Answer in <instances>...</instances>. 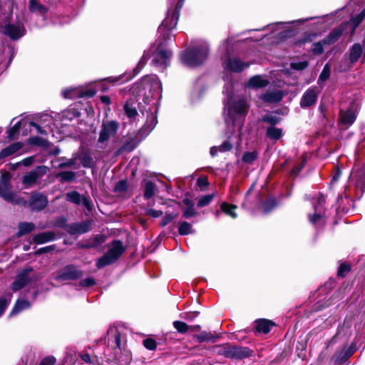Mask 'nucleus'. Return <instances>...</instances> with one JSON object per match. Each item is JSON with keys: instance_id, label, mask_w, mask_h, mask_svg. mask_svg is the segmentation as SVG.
Wrapping results in <instances>:
<instances>
[{"instance_id": "1", "label": "nucleus", "mask_w": 365, "mask_h": 365, "mask_svg": "<svg viewBox=\"0 0 365 365\" xmlns=\"http://www.w3.org/2000/svg\"><path fill=\"white\" fill-rule=\"evenodd\" d=\"M208 55L207 45H200L185 51L180 56L182 63L190 67H195L202 63Z\"/></svg>"}, {"instance_id": "2", "label": "nucleus", "mask_w": 365, "mask_h": 365, "mask_svg": "<svg viewBox=\"0 0 365 365\" xmlns=\"http://www.w3.org/2000/svg\"><path fill=\"white\" fill-rule=\"evenodd\" d=\"M183 5V1L179 0L174 9L168 10V16L158 27V32L163 38L171 39L173 37L171 31L176 27L180 16V11Z\"/></svg>"}, {"instance_id": "3", "label": "nucleus", "mask_w": 365, "mask_h": 365, "mask_svg": "<svg viewBox=\"0 0 365 365\" xmlns=\"http://www.w3.org/2000/svg\"><path fill=\"white\" fill-rule=\"evenodd\" d=\"M214 351L220 356L231 359H242L251 356V351L247 347L233 345L229 343L216 345Z\"/></svg>"}, {"instance_id": "4", "label": "nucleus", "mask_w": 365, "mask_h": 365, "mask_svg": "<svg viewBox=\"0 0 365 365\" xmlns=\"http://www.w3.org/2000/svg\"><path fill=\"white\" fill-rule=\"evenodd\" d=\"M125 251V247L120 240H113L107 252L96 262L98 268H102L115 262Z\"/></svg>"}, {"instance_id": "5", "label": "nucleus", "mask_w": 365, "mask_h": 365, "mask_svg": "<svg viewBox=\"0 0 365 365\" xmlns=\"http://www.w3.org/2000/svg\"><path fill=\"white\" fill-rule=\"evenodd\" d=\"M84 272L74 264H66L53 274V279L58 282L76 281L81 279Z\"/></svg>"}, {"instance_id": "6", "label": "nucleus", "mask_w": 365, "mask_h": 365, "mask_svg": "<svg viewBox=\"0 0 365 365\" xmlns=\"http://www.w3.org/2000/svg\"><path fill=\"white\" fill-rule=\"evenodd\" d=\"M33 272H34V269L30 266L19 272L11 284V290L16 292L24 288L31 282L37 281L39 277L36 274L31 275Z\"/></svg>"}, {"instance_id": "7", "label": "nucleus", "mask_w": 365, "mask_h": 365, "mask_svg": "<svg viewBox=\"0 0 365 365\" xmlns=\"http://www.w3.org/2000/svg\"><path fill=\"white\" fill-rule=\"evenodd\" d=\"M159 36L158 38V47L156 51L153 53V62L156 66L165 67L168 66L170 59L172 56V51L169 50H165L163 46L166 41H170L167 38H163V36H160V34L158 32ZM175 36L171 38L173 39Z\"/></svg>"}, {"instance_id": "8", "label": "nucleus", "mask_w": 365, "mask_h": 365, "mask_svg": "<svg viewBox=\"0 0 365 365\" xmlns=\"http://www.w3.org/2000/svg\"><path fill=\"white\" fill-rule=\"evenodd\" d=\"M49 170L46 165H38L29 173H26L22 178V184L24 188L31 187L38 179L41 178Z\"/></svg>"}, {"instance_id": "9", "label": "nucleus", "mask_w": 365, "mask_h": 365, "mask_svg": "<svg viewBox=\"0 0 365 365\" xmlns=\"http://www.w3.org/2000/svg\"><path fill=\"white\" fill-rule=\"evenodd\" d=\"M11 179L9 172L4 173L0 177V197L9 202H13L15 199V194L11 190Z\"/></svg>"}, {"instance_id": "10", "label": "nucleus", "mask_w": 365, "mask_h": 365, "mask_svg": "<svg viewBox=\"0 0 365 365\" xmlns=\"http://www.w3.org/2000/svg\"><path fill=\"white\" fill-rule=\"evenodd\" d=\"M48 204L47 197L38 192H33L29 198V206L32 210L41 211Z\"/></svg>"}, {"instance_id": "11", "label": "nucleus", "mask_w": 365, "mask_h": 365, "mask_svg": "<svg viewBox=\"0 0 365 365\" xmlns=\"http://www.w3.org/2000/svg\"><path fill=\"white\" fill-rule=\"evenodd\" d=\"M64 98L76 99L91 97V88L83 89L81 87L66 88L62 92Z\"/></svg>"}, {"instance_id": "12", "label": "nucleus", "mask_w": 365, "mask_h": 365, "mask_svg": "<svg viewBox=\"0 0 365 365\" xmlns=\"http://www.w3.org/2000/svg\"><path fill=\"white\" fill-rule=\"evenodd\" d=\"M26 34V29L23 25H15L7 24L4 26V34L9 36L13 41H17L24 36Z\"/></svg>"}, {"instance_id": "13", "label": "nucleus", "mask_w": 365, "mask_h": 365, "mask_svg": "<svg viewBox=\"0 0 365 365\" xmlns=\"http://www.w3.org/2000/svg\"><path fill=\"white\" fill-rule=\"evenodd\" d=\"M318 97V91L316 87H312L307 89L303 94L300 106L303 108L310 107L315 104Z\"/></svg>"}, {"instance_id": "14", "label": "nucleus", "mask_w": 365, "mask_h": 365, "mask_svg": "<svg viewBox=\"0 0 365 365\" xmlns=\"http://www.w3.org/2000/svg\"><path fill=\"white\" fill-rule=\"evenodd\" d=\"M355 346L351 345L349 347L344 346L341 350H338L333 355L331 359L336 364L344 363L355 351Z\"/></svg>"}, {"instance_id": "15", "label": "nucleus", "mask_w": 365, "mask_h": 365, "mask_svg": "<svg viewBox=\"0 0 365 365\" xmlns=\"http://www.w3.org/2000/svg\"><path fill=\"white\" fill-rule=\"evenodd\" d=\"M117 129L118 124L114 121L103 124L98 141L100 143H104L108 140L110 136L116 133Z\"/></svg>"}, {"instance_id": "16", "label": "nucleus", "mask_w": 365, "mask_h": 365, "mask_svg": "<svg viewBox=\"0 0 365 365\" xmlns=\"http://www.w3.org/2000/svg\"><path fill=\"white\" fill-rule=\"evenodd\" d=\"M105 340L111 348L120 349V334L116 327H110L106 333Z\"/></svg>"}, {"instance_id": "17", "label": "nucleus", "mask_w": 365, "mask_h": 365, "mask_svg": "<svg viewBox=\"0 0 365 365\" xmlns=\"http://www.w3.org/2000/svg\"><path fill=\"white\" fill-rule=\"evenodd\" d=\"M91 221H82L69 224L67 232L71 235H82L89 231Z\"/></svg>"}, {"instance_id": "18", "label": "nucleus", "mask_w": 365, "mask_h": 365, "mask_svg": "<svg viewBox=\"0 0 365 365\" xmlns=\"http://www.w3.org/2000/svg\"><path fill=\"white\" fill-rule=\"evenodd\" d=\"M57 239L53 231H46L36 234L32 237V242L36 245H42Z\"/></svg>"}, {"instance_id": "19", "label": "nucleus", "mask_w": 365, "mask_h": 365, "mask_svg": "<svg viewBox=\"0 0 365 365\" xmlns=\"http://www.w3.org/2000/svg\"><path fill=\"white\" fill-rule=\"evenodd\" d=\"M249 63H245L239 58H228L225 63V69L232 72L239 73L249 66Z\"/></svg>"}, {"instance_id": "20", "label": "nucleus", "mask_w": 365, "mask_h": 365, "mask_svg": "<svg viewBox=\"0 0 365 365\" xmlns=\"http://www.w3.org/2000/svg\"><path fill=\"white\" fill-rule=\"evenodd\" d=\"M137 100L132 97L127 100L124 104L123 109L126 115L130 119H135L138 115L136 109Z\"/></svg>"}, {"instance_id": "21", "label": "nucleus", "mask_w": 365, "mask_h": 365, "mask_svg": "<svg viewBox=\"0 0 365 365\" xmlns=\"http://www.w3.org/2000/svg\"><path fill=\"white\" fill-rule=\"evenodd\" d=\"M24 144L21 142L11 143L0 151V160L11 156L22 148Z\"/></svg>"}, {"instance_id": "22", "label": "nucleus", "mask_w": 365, "mask_h": 365, "mask_svg": "<svg viewBox=\"0 0 365 365\" xmlns=\"http://www.w3.org/2000/svg\"><path fill=\"white\" fill-rule=\"evenodd\" d=\"M269 84V81L261 76H255L249 80L248 87L252 88H265Z\"/></svg>"}, {"instance_id": "23", "label": "nucleus", "mask_w": 365, "mask_h": 365, "mask_svg": "<svg viewBox=\"0 0 365 365\" xmlns=\"http://www.w3.org/2000/svg\"><path fill=\"white\" fill-rule=\"evenodd\" d=\"M35 230V224L34 222H20L18 224V232L16 234V237H21L24 235L32 232Z\"/></svg>"}, {"instance_id": "24", "label": "nucleus", "mask_w": 365, "mask_h": 365, "mask_svg": "<svg viewBox=\"0 0 365 365\" xmlns=\"http://www.w3.org/2000/svg\"><path fill=\"white\" fill-rule=\"evenodd\" d=\"M283 98V93L281 91L267 92L261 96V99L269 103H275L279 102Z\"/></svg>"}, {"instance_id": "25", "label": "nucleus", "mask_w": 365, "mask_h": 365, "mask_svg": "<svg viewBox=\"0 0 365 365\" xmlns=\"http://www.w3.org/2000/svg\"><path fill=\"white\" fill-rule=\"evenodd\" d=\"M356 114L355 113L349 109L346 111H340V120L341 123L346 125V128L350 126L356 120Z\"/></svg>"}, {"instance_id": "26", "label": "nucleus", "mask_w": 365, "mask_h": 365, "mask_svg": "<svg viewBox=\"0 0 365 365\" xmlns=\"http://www.w3.org/2000/svg\"><path fill=\"white\" fill-rule=\"evenodd\" d=\"M274 326V323L267 319H258L256 321V330L258 332L267 334L270 331L272 327Z\"/></svg>"}, {"instance_id": "27", "label": "nucleus", "mask_w": 365, "mask_h": 365, "mask_svg": "<svg viewBox=\"0 0 365 365\" xmlns=\"http://www.w3.org/2000/svg\"><path fill=\"white\" fill-rule=\"evenodd\" d=\"M31 307L30 302L25 299H18L10 313V315H16L24 309Z\"/></svg>"}, {"instance_id": "28", "label": "nucleus", "mask_w": 365, "mask_h": 365, "mask_svg": "<svg viewBox=\"0 0 365 365\" xmlns=\"http://www.w3.org/2000/svg\"><path fill=\"white\" fill-rule=\"evenodd\" d=\"M362 47L359 43H354L350 48L349 61L351 63H355L361 57Z\"/></svg>"}, {"instance_id": "29", "label": "nucleus", "mask_w": 365, "mask_h": 365, "mask_svg": "<svg viewBox=\"0 0 365 365\" xmlns=\"http://www.w3.org/2000/svg\"><path fill=\"white\" fill-rule=\"evenodd\" d=\"M56 178L60 182H71L76 180V173L73 171H61L56 175Z\"/></svg>"}, {"instance_id": "30", "label": "nucleus", "mask_w": 365, "mask_h": 365, "mask_svg": "<svg viewBox=\"0 0 365 365\" xmlns=\"http://www.w3.org/2000/svg\"><path fill=\"white\" fill-rule=\"evenodd\" d=\"M342 31L341 30H334L329 34L324 39L322 40L324 46H329L334 43L341 36Z\"/></svg>"}, {"instance_id": "31", "label": "nucleus", "mask_w": 365, "mask_h": 365, "mask_svg": "<svg viewBox=\"0 0 365 365\" xmlns=\"http://www.w3.org/2000/svg\"><path fill=\"white\" fill-rule=\"evenodd\" d=\"M266 135L271 140H278L282 136V129L270 126L267 128Z\"/></svg>"}, {"instance_id": "32", "label": "nucleus", "mask_w": 365, "mask_h": 365, "mask_svg": "<svg viewBox=\"0 0 365 365\" xmlns=\"http://www.w3.org/2000/svg\"><path fill=\"white\" fill-rule=\"evenodd\" d=\"M81 115L79 110L76 108H69L68 109L62 112L61 120H72L75 118Z\"/></svg>"}, {"instance_id": "33", "label": "nucleus", "mask_w": 365, "mask_h": 365, "mask_svg": "<svg viewBox=\"0 0 365 365\" xmlns=\"http://www.w3.org/2000/svg\"><path fill=\"white\" fill-rule=\"evenodd\" d=\"M21 125V121L19 120L7 130V138L9 139V140H14L18 138Z\"/></svg>"}, {"instance_id": "34", "label": "nucleus", "mask_w": 365, "mask_h": 365, "mask_svg": "<svg viewBox=\"0 0 365 365\" xmlns=\"http://www.w3.org/2000/svg\"><path fill=\"white\" fill-rule=\"evenodd\" d=\"M231 108L237 113H245L247 110L246 101L244 98H240L232 105Z\"/></svg>"}, {"instance_id": "35", "label": "nucleus", "mask_w": 365, "mask_h": 365, "mask_svg": "<svg viewBox=\"0 0 365 365\" xmlns=\"http://www.w3.org/2000/svg\"><path fill=\"white\" fill-rule=\"evenodd\" d=\"M194 338L197 339L198 342L204 341H212L215 342L217 339L213 334L210 332L202 331L198 334H195Z\"/></svg>"}, {"instance_id": "36", "label": "nucleus", "mask_w": 365, "mask_h": 365, "mask_svg": "<svg viewBox=\"0 0 365 365\" xmlns=\"http://www.w3.org/2000/svg\"><path fill=\"white\" fill-rule=\"evenodd\" d=\"M76 158L85 168H91V156L89 152H81L76 155Z\"/></svg>"}, {"instance_id": "37", "label": "nucleus", "mask_w": 365, "mask_h": 365, "mask_svg": "<svg viewBox=\"0 0 365 365\" xmlns=\"http://www.w3.org/2000/svg\"><path fill=\"white\" fill-rule=\"evenodd\" d=\"M365 18V8L356 16L350 19V24L353 27L352 32L354 33L356 27L362 22Z\"/></svg>"}, {"instance_id": "38", "label": "nucleus", "mask_w": 365, "mask_h": 365, "mask_svg": "<svg viewBox=\"0 0 365 365\" xmlns=\"http://www.w3.org/2000/svg\"><path fill=\"white\" fill-rule=\"evenodd\" d=\"M236 208H237V206L233 205H230L227 202H223L221 205L222 210L227 215L231 216L232 218H236L237 216L235 212Z\"/></svg>"}, {"instance_id": "39", "label": "nucleus", "mask_w": 365, "mask_h": 365, "mask_svg": "<svg viewBox=\"0 0 365 365\" xmlns=\"http://www.w3.org/2000/svg\"><path fill=\"white\" fill-rule=\"evenodd\" d=\"M155 192V185L152 181H148L145 183L144 190V197L145 199L151 198Z\"/></svg>"}, {"instance_id": "40", "label": "nucleus", "mask_w": 365, "mask_h": 365, "mask_svg": "<svg viewBox=\"0 0 365 365\" xmlns=\"http://www.w3.org/2000/svg\"><path fill=\"white\" fill-rule=\"evenodd\" d=\"M66 200L76 205L81 203V195L77 191H71L66 193Z\"/></svg>"}, {"instance_id": "41", "label": "nucleus", "mask_w": 365, "mask_h": 365, "mask_svg": "<svg viewBox=\"0 0 365 365\" xmlns=\"http://www.w3.org/2000/svg\"><path fill=\"white\" fill-rule=\"evenodd\" d=\"M331 73V66L329 63H327L322 73H320L319 78H318V84H320L321 82H324L327 81L329 78Z\"/></svg>"}, {"instance_id": "42", "label": "nucleus", "mask_w": 365, "mask_h": 365, "mask_svg": "<svg viewBox=\"0 0 365 365\" xmlns=\"http://www.w3.org/2000/svg\"><path fill=\"white\" fill-rule=\"evenodd\" d=\"M173 326L176 330L181 333L185 334L190 329V326L187 325L185 322L181 321H175L173 322Z\"/></svg>"}, {"instance_id": "43", "label": "nucleus", "mask_w": 365, "mask_h": 365, "mask_svg": "<svg viewBox=\"0 0 365 365\" xmlns=\"http://www.w3.org/2000/svg\"><path fill=\"white\" fill-rule=\"evenodd\" d=\"M257 158V153L255 151L246 152L244 153L242 160L247 164L252 163Z\"/></svg>"}, {"instance_id": "44", "label": "nucleus", "mask_w": 365, "mask_h": 365, "mask_svg": "<svg viewBox=\"0 0 365 365\" xmlns=\"http://www.w3.org/2000/svg\"><path fill=\"white\" fill-rule=\"evenodd\" d=\"M214 197L213 194L206 195L204 196H202L198 199L197 201V207H202L205 206H207L210 203V202L212 200Z\"/></svg>"}, {"instance_id": "45", "label": "nucleus", "mask_w": 365, "mask_h": 365, "mask_svg": "<svg viewBox=\"0 0 365 365\" xmlns=\"http://www.w3.org/2000/svg\"><path fill=\"white\" fill-rule=\"evenodd\" d=\"M54 226L60 228H63L66 232L68 231V227H69V224L67 223V219L61 216L59 217H57L54 222Z\"/></svg>"}, {"instance_id": "46", "label": "nucleus", "mask_w": 365, "mask_h": 365, "mask_svg": "<svg viewBox=\"0 0 365 365\" xmlns=\"http://www.w3.org/2000/svg\"><path fill=\"white\" fill-rule=\"evenodd\" d=\"M178 232L181 235H187L191 233V225L187 222H182L180 224Z\"/></svg>"}, {"instance_id": "47", "label": "nucleus", "mask_w": 365, "mask_h": 365, "mask_svg": "<svg viewBox=\"0 0 365 365\" xmlns=\"http://www.w3.org/2000/svg\"><path fill=\"white\" fill-rule=\"evenodd\" d=\"M56 249V245H49V246H46V247H41V248L38 249L37 250H36L33 253V255L34 256H39L41 255H43V254H45V253H48V252H51L52 251H54Z\"/></svg>"}, {"instance_id": "48", "label": "nucleus", "mask_w": 365, "mask_h": 365, "mask_svg": "<svg viewBox=\"0 0 365 365\" xmlns=\"http://www.w3.org/2000/svg\"><path fill=\"white\" fill-rule=\"evenodd\" d=\"M324 44L322 41H319L312 44L311 51L314 55H321L324 52Z\"/></svg>"}, {"instance_id": "49", "label": "nucleus", "mask_w": 365, "mask_h": 365, "mask_svg": "<svg viewBox=\"0 0 365 365\" xmlns=\"http://www.w3.org/2000/svg\"><path fill=\"white\" fill-rule=\"evenodd\" d=\"M157 123V119L156 117L153 114L150 113L147 118V121L145 123V126L146 127V129H148L149 130H152L154 127L155 126Z\"/></svg>"}, {"instance_id": "50", "label": "nucleus", "mask_w": 365, "mask_h": 365, "mask_svg": "<svg viewBox=\"0 0 365 365\" xmlns=\"http://www.w3.org/2000/svg\"><path fill=\"white\" fill-rule=\"evenodd\" d=\"M124 78H125L124 75H120V76H118L116 77H108V78H106L105 81H107L109 83H111L112 84L115 85V84H119L123 82L128 81L129 80V78H125V79H124Z\"/></svg>"}, {"instance_id": "51", "label": "nucleus", "mask_w": 365, "mask_h": 365, "mask_svg": "<svg viewBox=\"0 0 365 365\" xmlns=\"http://www.w3.org/2000/svg\"><path fill=\"white\" fill-rule=\"evenodd\" d=\"M262 120L272 125V126L277 124L280 121V118L277 115H266Z\"/></svg>"}, {"instance_id": "52", "label": "nucleus", "mask_w": 365, "mask_h": 365, "mask_svg": "<svg viewBox=\"0 0 365 365\" xmlns=\"http://www.w3.org/2000/svg\"><path fill=\"white\" fill-rule=\"evenodd\" d=\"M351 269L349 264L346 263H341L338 269V276L340 277H344Z\"/></svg>"}, {"instance_id": "53", "label": "nucleus", "mask_w": 365, "mask_h": 365, "mask_svg": "<svg viewBox=\"0 0 365 365\" xmlns=\"http://www.w3.org/2000/svg\"><path fill=\"white\" fill-rule=\"evenodd\" d=\"M308 65H309V63L307 61H299V62H292V63H291V68H293L294 70L302 71V70L305 69L306 68H307Z\"/></svg>"}, {"instance_id": "54", "label": "nucleus", "mask_w": 365, "mask_h": 365, "mask_svg": "<svg viewBox=\"0 0 365 365\" xmlns=\"http://www.w3.org/2000/svg\"><path fill=\"white\" fill-rule=\"evenodd\" d=\"M127 182L125 180L119 181L115 186L114 191L115 192H123L127 190Z\"/></svg>"}, {"instance_id": "55", "label": "nucleus", "mask_w": 365, "mask_h": 365, "mask_svg": "<svg viewBox=\"0 0 365 365\" xmlns=\"http://www.w3.org/2000/svg\"><path fill=\"white\" fill-rule=\"evenodd\" d=\"M144 346L149 350H155L157 346L156 341L150 338H148L143 340Z\"/></svg>"}, {"instance_id": "56", "label": "nucleus", "mask_w": 365, "mask_h": 365, "mask_svg": "<svg viewBox=\"0 0 365 365\" xmlns=\"http://www.w3.org/2000/svg\"><path fill=\"white\" fill-rule=\"evenodd\" d=\"M178 215L174 213L167 214L161 220L160 225L164 227L167 225L168 223L172 222L173 220L177 218Z\"/></svg>"}, {"instance_id": "57", "label": "nucleus", "mask_w": 365, "mask_h": 365, "mask_svg": "<svg viewBox=\"0 0 365 365\" xmlns=\"http://www.w3.org/2000/svg\"><path fill=\"white\" fill-rule=\"evenodd\" d=\"M29 143L34 145L42 146L45 144L46 140L38 136H34L29 138Z\"/></svg>"}, {"instance_id": "58", "label": "nucleus", "mask_w": 365, "mask_h": 365, "mask_svg": "<svg viewBox=\"0 0 365 365\" xmlns=\"http://www.w3.org/2000/svg\"><path fill=\"white\" fill-rule=\"evenodd\" d=\"M56 362V359L53 356H48L42 359L39 365H54Z\"/></svg>"}, {"instance_id": "59", "label": "nucleus", "mask_w": 365, "mask_h": 365, "mask_svg": "<svg viewBox=\"0 0 365 365\" xmlns=\"http://www.w3.org/2000/svg\"><path fill=\"white\" fill-rule=\"evenodd\" d=\"M148 59V54H147L146 52L145 51L143 56L141 57L140 60L139 61L138 66L134 69V71H137V72H139V71L142 68H143V66L146 64Z\"/></svg>"}, {"instance_id": "60", "label": "nucleus", "mask_w": 365, "mask_h": 365, "mask_svg": "<svg viewBox=\"0 0 365 365\" xmlns=\"http://www.w3.org/2000/svg\"><path fill=\"white\" fill-rule=\"evenodd\" d=\"M106 236L104 235H96L93 239V247L99 246L106 241Z\"/></svg>"}, {"instance_id": "61", "label": "nucleus", "mask_w": 365, "mask_h": 365, "mask_svg": "<svg viewBox=\"0 0 365 365\" xmlns=\"http://www.w3.org/2000/svg\"><path fill=\"white\" fill-rule=\"evenodd\" d=\"M135 148V145L132 143V141L126 142L118 150L119 153L128 151L130 152L134 150Z\"/></svg>"}, {"instance_id": "62", "label": "nucleus", "mask_w": 365, "mask_h": 365, "mask_svg": "<svg viewBox=\"0 0 365 365\" xmlns=\"http://www.w3.org/2000/svg\"><path fill=\"white\" fill-rule=\"evenodd\" d=\"M276 205L275 200L272 198L267 199L264 203V209L266 212H269Z\"/></svg>"}, {"instance_id": "63", "label": "nucleus", "mask_w": 365, "mask_h": 365, "mask_svg": "<svg viewBox=\"0 0 365 365\" xmlns=\"http://www.w3.org/2000/svg\"><path fill=\"white\" fill-rule=\"evenodd\" d=\"M9 304V301L8 299L3 297H0V317L4 314Z\"/></svg>"}, {"instance_id": "64", "label": "nucleus", "mask_w": 365, "mask_h": 365, "mask_svg": "<svg viewBox=\"0 0 365 365\" xmlns=\"http://www.w3.org/2000/svg\"><path fill=\"white\" fill-rule=\"evenodd\" d=\"M197 215V212L194 207H185L183 212V217L185 218H190Z\"/></svg>"}]
</instances>
